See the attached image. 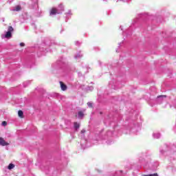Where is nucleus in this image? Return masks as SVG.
<instances>
[{
	"label": "nucleus",
	"instance_id": "dca6fc26",
	"mask_svg": "<svg viewBox=\"0 0 176 176\" xmlns=\"http://www.w3.org/2000/svg\"><path fill=\"white\" fill-rule=\"evenodd\" d=\"M100 115H101V114H102V112H100Z\"/></svg>",
	"mask_w": 176,
	"mask_h": 176
},
{
	"label": "nucleus",
	"instance_id": "f8f14e48",
	"mask_svg": "<svg viewBox=\"0 0 176 176\" xmlns=\"http://www.w3.org/2000/svg\"><path fill=\"white\" fill-rule=\"evenodd\" d=\"M20 46H21V47H23L25 46V44L24 43H20Z\"/></svg>",
	"mask_w": 176,
	"mask_h": 176
},
{
	"label": "nucleus",
	"instance_id": "423d86ee",
	"mask_svg": "<svg viewBox=\"0 0 176 176\" xmlns=\"http://www.w3.org/2000/svg\"><path fill=\"white\" fill-rule=\"evenodd\" d=\"M79 119H83V117L85 116V113L83 111H78V113Z\"/></svg>",
	"mask_w": 176,
	"mask_h": 176
},
{
	"label": "nucleus",
	"instance_id": "ddd939ff",
	"mask_svg": "<svg viewBox=\"0 0 176 176\" xmlns=\"http://www.w3.org/2000/svg\"><path fill=\"white\" fill-rule=\"evenodd\" d=\"M85 133H86V130L85 129L81 130V134H85Z\"/></svg>",
	"mask_w": 176,
	"mask_h": 176
},
{
	"label": "nucleus",
	"instance_id": "1a4fd4ad",
	"mask_svg": "<svg viewBox=\"0 0 176 176\" xmlns=\"http://www.w3.org/2000/svg\"><path fill=\"white\" fill-rule=\"evenodd\" d=\"M15 10H16V12H19V10H21V6H17L15 8Z\"/></svg>",
	"mask_w": 176,
	"mask_h": 176
},
{
	"label": "nucleus",
	"instance_id": "0eeeda50",
	"mask_svg": "<svg viewBox=\"0 0 176 176\" xmlns=\"http://www.w3.org/2000/svg\"><path fill=\"white\" fill-rule=\"evenodd\" d=\"M74 125L75 130H78V129H79V127H80V124H79L78 122H74Z\"/></svg>",
	"mask_w": 176,
	"mask_h": 176
},
{
	"label": "nucleus",
	"instance_id": "6e6552de",
	"mask_svg": "<svg viewBox=\"0 0 176 176\" xmlns=\"http://www.w3.org/2000/svg\"><path fill=\"white\" fill-rule=\"evenodd\" d=\"M8 170H12V169L14 168V164H10L8 165Z\"/></svg>",
	"mask_w": 176,
	"mask_h": 176
},
{
	"label": "nucleus",
	"instance_id": "9b49d317",
	"mask_svg": "<svg viewBox=\"0 0 176 176\" xmlns=\"http://www.w3.org/2000/svg\"><path fill=\"white\" fill-rule=\"evenodd\" d=\"M2 126H8V122L6 121H3L2 122Z\"/></svg>",
	"mask_w": 176,
	"mask_h": 176
},
{
	"label": "nucleus",
	"instance_id": "7ed1b4c3",
	"mask_svg": "<svg viewBox=\"0 0 176 176\" xmlns=\"http://www.w3.org/2000/svg\"><path fill=\"white\" fill-rule=\"evenodd\" d=\"M0 145L1 146H8V145H9V143L6 142V141H5L3 138H0Z\"/></svg>",
	"mask_w": 176,
	"mask_h": 176
},
{
	"label": "nucleus",
	"instance_id": "9d476101",
	"mask_svg": "<svg viewBox=\"0 0 176 176\" xmlns=\"http://www.w3.org/2000/svg\"><path fill=\"white\" fill-rule=\"evenodd\" d=\"M87 105H88V107H89V108H93V103L88 102Z\"/></svg>",
	"mask_w": 176,
	"mask_h": 176
},
{
	"label": "nucleus",
	"instance_id": "f03ea898",
	"mask_svg": "<svg viewBox=\"0 0 176 176\" xmlns=\"http://www.w3.org/2000/svg\"><path fill=\"white\" fill-rule=\"evenodd\" d=\"M50 16H54L56 14H58V10H57V8H52L50 10Z\"/></svg>",
	"mask_w": 176,
	"mask_h": 176
},
{
	"label": "nucleus",
	"instance_id": "2eb2a0df",
	"mask_svg": "<svg viewBox=\"0 0 176 176\" xmlns=\"http://www.w3.org/2000/svg\"><path fill=\"white\" fill-rule=\"evenodd\" d=\"M151 176H159L157 173L151 174Z\"/></svg>",
	"mask_w": 176,
	"mask_h": 176
},
{
	"label": "nucleus",
	"instance_id": "20e7f679",
	"mask_svg": "<svg viewBox=\"0 0 176 176\" xmlns=\"http://www.w3.org/2000/svg\"><path fill=\"white\" fill-rule=\"evenodd\" d=\"M59 83L60 85V88H61V90H63V91H65V90L68 89V87H67V85L64 84L63 82L60 81L59 82Z\"/></svg>",
	"mask_w": 176,
	"mask_h": 176
},
{
	"label": "nucleus",
	"instance_id": "4468645a",
	"mask_svg": "<svg viewBox=\"0 0 176 176\" xmlns=\"http://www.w3.org/2000/svg\"><path fill=\"white\" fill-rule=\"evenodd\" d=\"M160 97H164V98H166L167 96L166 95L157 96L158 98H160Z\"/></svg>",
	"mask_w": 176,
	"mask_h": 176
},
{
	"label": "nucleus",
	"instance_id": "f257e3e1",
	"mask_svg": "<svg viewBox=\"0 0 176 176\" xmlns=\"http://www.w3.org/2000/svg\"><path fill=\"white\" fill-rule=\"evenodd\" d=\"M14 31V29H13V27L9 26L8 29V32H6L5 35V38H10L12 36V33Z\"/></svg>",
	"mask_w": 176,
	"mask_h": 176
},
{
	"label": "nucleus",
	"instance_id": "39448f33",
	"mask_svg": "<svg viewBox=\"0 0 176 176\" xmlns=\"http://www.w3.org/2000/svg\"><path fill=\"white\" fill-rule=\"evenodd\" d=\"M18 115L21 118V119H24V113L23 112V111L19 110L18 111Z\"/></svg>",
	"mask_w": 176,
	"mask_h": 176
}]
</instances>
